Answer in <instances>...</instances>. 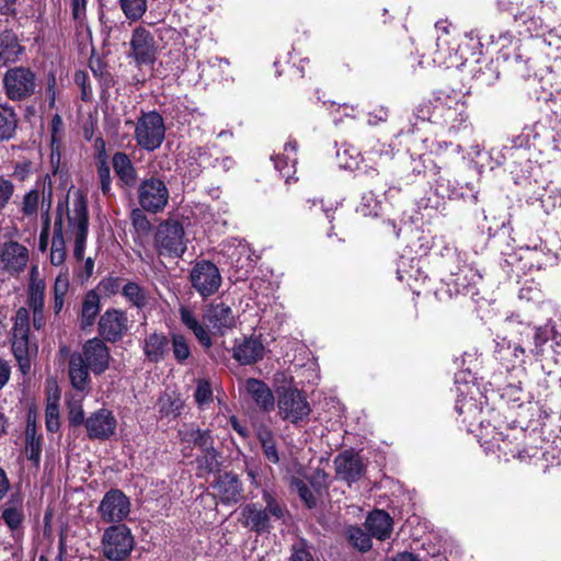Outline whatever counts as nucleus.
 I'll return each instance as SVG.
<instances>
[{
  "label": "nucleus",
  "instance_id": "obj_1",
  "mask_svg": "<svg viewBox=\"0 0 561 561\" xmlns=\"http://www.w3.org/2000/svg\"><path fill=\"white\" fill-rule=\"evenodd\" d=\"M463 373L457 374L455 377L457 399L455 402L456 412L462 416V422L467 424L468 432L474 433L481 446L486 453H495L496 450L504 456L518 457L525 459V455L516 448H512L510 434L504 435L502 431L493 426L489 421L485 423L483 417L484 410L481 402L474 397L478 393V387L470 380L461 376Z\"/></svg>",
  "mask_w": 561,
  "mask_h": 561
},
{
  "label": "nucleus",
  "instance_id": "obj_2",
  "mask_svg": "<svg viewBox=\"0 0 561 561\" xmlns=\"http://www.w3.org/2000/svg\"><path fill=\"white\" fill-rule=\"evenodd\" d=\"M179 317L182 324L194 334L205 350L213 346L211 333L225 335L237 323L234 312L225 302H213L207 306L203 314L206 324L202 323L196 312L186 305L179 307Z\"/></svg>",
  "mask_w": 561,
  "mask_h": 561
},
{
  "label": "nucleus",
  "instance_id": "obj_3",
  "mask_svg": "<svg viewBox=\"0 0 561 561\" xmlns=\"http://www.w3.org/2000/svg\"><path fill=\"white\" fill-rule=\"evenodd\" d=\"M415 115L417 118L439 125L453 134L469 126L467 102L463 96L454 91H437L432 100L416 107Z\"/></svg>",
  "mask_w": 561,
  "mask_h": 561
},
{
  "label": "nucleus",
  "instance_id": "obj_4",
  "mask_svg": "<svg viewBox=\"0 0 561 561\" xmlns=\"http://www.w3.org/2000/svg\"><path fill=\"white\" fill-rule=\"evenodd\" d=\"M449 253L447 268L449 275L444 279V288H440L437 294L443 295L446 293L449 297L457 295H476V287L481 280L482 276L479 271L471 264H467L462 254L456 249H446Z\"/></svg>",
  "mask_w": 561,
  "mask_h": 561
},
{
  "label": "nucleus",
  "instance_id": "obj_5",
  "mask_svg": "<svg viewBox=\"0 0 561 561\" xmlns=\"http://www.w3.org/2000/svg\"><path fill=\"white\" fill-rule=\"evenodd\" d=\"M262 500L265 507L259 503H248L240 512V523L243 527L256 534L270 533L271 518L282 519L286 514V507L267 489L262 492Z\"/></svg>",
  "mask_w": 561,
  "mask_h": 561
},
{
  "label": "nucleus",
  "instance_id": "obj_6",
  "mask_svg": "<svg viewBox=\"0 0 561 561\" xmlns=\"http://www.w3.org/2000/svg\"><path fill=\"white\" fill-rule=\"evenodd\" d=\"M68 234L73 241V256L81 261L84 256L89 232L88 203L81 193L73 197L71 208L67 213Z\"/></svg>",
  "mask_w": 561,
  "mask_h": 561
},
{
  "label": "nucleus",
  "instance_id": "obj_7",
  "mask_svg": "<svg viewBox=\"0 0 561 561\" xmlns=\"http://www.w3.org/2000/svg\"><path fill=\"white\" fill-rule=\"evenodd\" d=\"M135 547V538L125 524L104 529L101 538L102 554L110 561H125Z\"/></svg>",
  "mask_w": 561,
  "mask_h": 561
},
{
  "label": "nucleus",
  "instance_id": "obj_8",
  "mask_svg": "<svg viewBox=\"0 0 561 561\" xmlns=\"http://www.w3.org/2000/svg\"><path fill=\"white\" fill-rule=\"evenodd\" d=\"M12 352L19 364L21 371L26 375L31 370L30 345V312L28 309L21 307L16 310L12 328Z\"/></svg>",
  "mask_w": 561,
  "mask_h": 561
},
{
  "label": "nucleus",
  "instance_id": "obj_9",
  "mask_svg": "<svg viewBox=\"0 0 561 561\" xmlns=\"http://www.w3.org/2000/svg\"><path fill=\"white\" fill-rule=\"evenodd\" d=\"M165 137V126L162 116L150 111L142 113L135 125V140L137 145L147 151L158 149Z\"/></svg>",
  "mask_w": 561,
  "mask_h": 561
},
{
  "label": "nucleus",
  "instance_id": "obj_10",
  "mask_svg": "<svg viewBox=\"0 0 561 561\" xmlns=\"http://www.w3.org/2000/svg\"><path fill=\"white\" fill-rule=\"evenodd\" d=\"M2 83L8 99L11 101H23L35 93L37 78L31 68L16 66L7 70Z\"/></svg>",
  "mask_w": 561,
  "mask_h": 561
},
{
  "label": "nucleus",
  "instance_id": "obj_11",
  "mask_svg": "<svg viewBox=\"0 0 561 561\" xmlns=\"http://www.w3.org/2000/svg\"><path fill=\"white\" fill-rule=\"evenodd\" d=\"M277 408L280 419L295 426L307 421L311 412L307 398L296 388H283L278 392Z\"/></svg>",
  "mask_w": 561,
  "mask_h": 561
},
{
  "label": "nucleus",
  "instance_id": "obj_12",
  "mask_svg": "<svg viewBox=\"0 0 561 561\" xmlns=\"http://www.w3.org/2000/svg\"><path fill=\"white\" fill-rule=\"evenodd\" d=\"M156 248L160 255L181 257L186 251L184 229L178 220H165L157 229Z\"/></svg>",
  "mask_w": 561,
  "mask_h": 561
},
{
  "label": "nucleus",
  "instance_id": "obj_13",
  "mask_svg": "<svg viewBox=\"0 0 561 561\" xmlns=\"http://www.w3.org/2000/svg\"><path fill=\"white\" fill-rule=\"evenodd\" d=\"M169 197V190L164 181L159 178L145 179L138 186V203L148 213H161L168 205Z\"/></svg>",
  "mask_w": 561,
  "mask_h": 561
},
{
  "label": "nucleus",
  "instance_id": "obj_14",
  "mask_svg": "<svg viewBox=\"0 0 561 561\" xmlns=\"http://www.w3.org/2000/svg\"><path fill=\"white\" fill-rule=\"evenodd\" d=\"M451 24L448 21H438L435 24L437 31L436 49L433 53V64L437 66L451 67L457 61L459 43L450 31Z\"/></svg>",
  "mask_w": 561,
  "mask_h": 561
},
{
  "label": "nucleus",
  "instance_id": "obj_15",
  "mask_svg": "<svg viewBox=\"0 0 561 561\" xmlns=\"http://www.w3.org/2000/svg\"><path fill=\"white\" fill-rule=\"evenodd\" d=\"M128 330L129 319L126 311L117 308H108L100 316L98 332L100 339L104 342H119L127 334Z\"/></svg>",
  "mask_w": 561,
  "mask_h": 561
},
{
  "label": "nucleus",
  "instance_id": "obj_16",
  "mask_svg": "<svg viewBox=\"0 0 561 561\" xmlns=\"http://www.w3.org/2000/svg\"><path fill=\"white\" fill-rule=\"evenodd\" d=\"M193 288L203 297L214 295L221 285V275L218 267L210 261L197 262L190 273Z\"/></svg>",
  "mask_w": 561,
  "mask_h": 561
},
{
  "label": "nucleus",
  "instance_id": "obj_17",
  "mask_svg": "<svg viewBox=\"0 0 561 561\" xmlns=\"http://www.w3.org/2000/svg\"><path fill=\"white\" fill-rule=\"evenodd\" d=\"M98 513L107 524H122L130 513L129 499L118 489H111L101 500Z\"/></svg>",
  "mask_w": 561,
  "mask_h": 561
},
{
  "label": "nucleus",
  "instance_id": "obj_18",
  "mask_svg": "<svg viewBox=\"0 0 561 561\" xmlns=\"http://www.w3.org/2000/svg\"><path fill=\"white\" fill-rule=\"evenodd\" d=\"M129 46L128 57L134 59L137 67L154 62L157 54L154 38L145 27L138 26L133 31Z\"/></svg>",
  "mask_w": 561,
  "mask_h": 561
},
{
  "label": "nucleus",
  "instance_id": "obj_19",
  "mask_svg": "<svg viewBox=\"0 0 561 561\" xmlns=\"http://www.w3.org/2000/svg\"><path fill=\"white\" fill-rule=\"evenodd\" d=\"M82 360L94 375L103 374L110 366V348L100 337H92L84 342L79 353Z\"/></svg>",
  "mask_w": 561,
  "mask_h": 561
},
{
  "label": "nucleus",
  "instance_id": "obj_20",
  "mask_svg": "<svg viewBox=\"0 0 561 561\" xmlns=\"http://www.w3.org/2000/svg\"><path fill=\"white\" fill-rule=\"evenodd\" d=\"M84 426L91 439L105 440L115 434L117 421L112 411L100 409L85 419Z\"/></svg>",
  "mask_w": 561,
  "mask_h": 561
},
{
  "label": "nucleus",
  "instance_id": "obj_21",
  "mask_svg": "<svg viewBox=\"0 0 561 561\" xmlns=\"http://www.w3.org/2000/svg\"><path fill=\"white\" fill-rule=\"evenodd\" d=\"M28 262V250L16 241L0 245V270L9 274L22 272Z\"/></svg>",
  "mask_w": 561,
  "mask_h": 561
},
{
  "label": "nucleus",
  "instance_id": "obj_22",
  "mask_svg": "<svg viewBox=\"0 0 561 561\" xmlns=\"http://www.w3.org/2000/svg\"><path fill=\"white\" fill-rule=\"evenodd\" d=\"M518 298L520 301L534 305L537 314L542 316H557V305L547 299L538 283L534 280H526L519 289Z\"/></svg>",
  "mask_w": 561,
  "mask_h": 561
},
{
  "label": "nucleus",
  "instance_id": "obj_23",
  "mask_svg": "<svg viewBox=\"0 0 561 561\" xmlns=\"http://www.w3.org/2000/svg\"><path fill=\"white\" fill-rule=\"evenodd\" d=\"M336 478L352 484L358 481L365 472V466L360 457L345 450L334 458Z\"/></svg>",
  "mask_w": 561,
  "mask_h": 561
},
{
  "label": "nucleus",
  "instance_id": "obj_24",
  "mask_svg": "<svg viewBox=\"0 0 561 561\" xmlns=\"http://www.w3.org/2000/svg\"><path fill=\"white\" fill-rule=\"evenodd\" d=\"M264 345L259 337L249 336L236 340L232 347V357L240 365H251L261 360L264 356Z\"/></svg>",
  "mask_w": 561,
  "mask_h": 561
},
{
  "label": "nucleus",
  "instance_id": "obj_25",
  "mask_svg": "<svg viewBox=\"0 0 561 561\" xmlns=\"http://www.w3.org/2000/svg\"><path fill=\"white\" fill-rule=\"evenodd\" d=\"M505 60L516 76L524 80L538 79L543 76V69L535 70L534 58L528 55L527 47H519L512 57L506 56Z\"/></svg>",
  "mask_w": 561,
  "mask_h": 561
},
{
  "label": "nucleus",
  "instance_id": "obj_26",
  "mask_svg": "<svg viewBox=\"0 0 561 561\" xmlns=\"http://www.w3.org/2000/svg\"><path fill=\"white\" fill-rule=\"evenodd\" d=\"M214 488L224 504L237 503L243 495L242 483L238 476L232 472H225L224 474H220L217 478Z\"/></svg>",
  "mask_w": 561,
  "mask_h": 561
},
{
  "label": "nucleus",
  "instance_id": "obj_27",
  "mask_svg": "<svg viewBox=\"0 0 561 561\" xmlns=\"http://www.w3.org/2000/svg\"><path fill=\"white\" fill-rule=\"evenodd\" d=\"M495 353L497 358L505 364L507 368L522 367L526 360L525 348L505 337L496 341Z\"/></svg>",
  "mask_w": 561,
  "mask_h": 561
},
{
  "label": "nucleus",
  "instance_id": "obj_28",
  "mask_svg": "<svg viewBox=\"0 0 561 561\" xmlns=\"http://www.w3.org/2000/svg\"><path fill=\"white\" fill-rule=\"evenodd\" d=\"M90 367L79 356V352L70 355L68 375L71 386L78 391H85L90 388Z\"/></svg>",
  "mask_w": 561,
  "mask_h": 561
},
{
  "label": "nucleus",
  "instance_id": "obj_29",
  "mask_svg": "<svg viewBox=\"0 0 561 561\" xmlns=\"http://www.w3.org/2000/svg\"><path fill=\"white\" fill-rule=\"evenodd\" d=\"M365 526L371 537L386 540L392 533V518L387 512L375 510L367 516Z\"/></svg>",
  "mask_w": 561,
  "mask_h": 561
},
{
  "label": "nucleus",
  "instance_id": "obj_30",
  "mask_svg": "<svg viewBox=\"0 0 561 561\" xmlns=\"http://www.w3.org/2000/svg\"><path fill=\"white\" fill-rule=\"evenodd\" d=\"M397 277L400 282H405L412 288V283L424 282L426 274L422 271L419 259L402 255L398 262Z\"/></svg>",
  "mask_w": 561,
  "mask_h": 561
},
{
  "label": "nucleus",
  "instance_id": "obj_31",
  "mask_svg": "<svg viewBox=\"0 0 561 561\" xmlns=\"http://www.w3.org/2000/svg\"><path fill=\"white\" fill-rule=\"evenodd\" d=\"M101 310V297L95 290H89L81 305L79 314L80 328L87 330L95 323L96 317Z\"/></svg>",
  "mask_w": 561,
  "mask_h": 561
},
{
  "label": "nucleus",
  "instance_id": "obj_32",
  "mask_svg": "<svg viewBox=\"0 0 561 561\" xmlns=\"http://www.w3.org/2000/svg\"><path fill=\"white\" fill-rule=\"evenodd\" d=\"M0 518L12 531L22 526L24 520L23 499L19 494H12L4 503Z\"/></svg>",
  "mask_w": 561,
  "mask_h": 561
},
{
  "label": "nucleus",
  "instance_id": "obj_33",
  "mask_svg": "<svg viewBox=\"0 0 561 561\" xmlns=\"http://www.w3.org/2000/svg\"><path fill=\"white\" fill-rule=\"evenodd\" d=\"M297 144L296 141H288L284 146V153L273 157L275 169L289 183L293 174L296 172L295 165L297 162Z\"/></svg>",
  "mask_w": 561,
  "mask_h": 561
},
{
  "label": "nucleus",
  "instance_id": "obj_34",
  "mask_svg": "<svg viewBox=\"0 0 561 561\" xmlns=\"http://www.w3.org/2000/svg\"><path fill=\"white\" fill-rule=\"evenodd\" d=\"M46 296V283L39 276L36 265L32 266L27 285V305L30 308H44Z\"/></svg>",
  "mask_w": 561,
  "mask_h": 561
},
{
  "label": "nucleus",
  "instance_id": "obj_35",
  "mask_svg": "<svg viewBox=\"0 0 561 561\" xmlns=\"http://www.w3.org/2000/svg\"><path fill=\"white\" fill-rule=\"evenodd\" d=\"M245 390L263 410L270 411L274 408L275 399L273 392L263 381L250 378L245 382Z\"/></svg>",
  "mask_w": 561,
  "mask_h": 561
},
{
  "label": "nucleus",
  "instance_id": "obj_36",
  "mask_svg": "<svg viewBox=\"0 0 561 561\" xmlns=\"http://www.w3.org/2000/svg\"><path fill=\"white\" fill-rule=\"evenodd\" d=\"M554 316H542L541 314H534V318H546L547 319V322L545 325H539V327H536L535 328V334H534V344H535V354L536 355H541L542 352H543V346L549 342V341H556V343L558 344V339L561 340V335L558 334V332L556 331V325H554V322H553V318Z\"/></svg>",
  "mask_w": 561,
  "mask_h": 561
},
{
  "label": "nucleus",
  "instance_id": "obj_37",
  "mask_svg": "<svg viewBox=\"0 0 561 561\" xmlns=\"http://www.w3.org/2000/svg\"><path fill=\"white\" fill-rule=\"evenodd\" d=\"M112 164L117 178L125 186H135L137 172L130 158L125 152L118 151L114 153Z\"/></svg>",
  "mask_w": 561,
  "mask_h": 561
},
{
  "label": "nucleus",
  "instance_id": "obj_38",
  "mask_svg": "<svg viewBox=\"0 0 561 561\" xmlns=\"http://www.w3.org/2000/svg\"><path fill=\"white\" fill-rule=\"evenodd\" d=\"M67 257L66 240L62 229V219L59 216L54 224L49 260L51 265L60 266Z\"/></svg>",
  "mask_w": 561,
  "mask_h": 561
},
{
  "label": "nucleus",
  "instance_id": "obj_39",
  "mask_svg": "<svg viewBox=\"0 0 561 561\" xmlns=\"http://www.w3.org/2000/svg\"><path fill=\"white\" fill-rule=\"evenodd\" d=\"M169 350V340L162 333H151L144 341V353L153 363L163 359Z\"/></svg>",
  "mask_w": 561,
  "mask_h": 561
},
{
  "label": "nucleus",
  "instance_id": "obj_40",
  "mask_svg": "<svg viewBox=\"0 0 561 561\" xmlns=\"http://www.w3.org/2000/svg\"><path fill=\"white\" fill-rule=\"evenodd\" d=\"M22 51L23 47L19 44L14 33L11 31L0 33V62L2 65L15 62Z\"/></svg>",
  "mask_w": 561,
  "mask_h": 561
},
{
  "label": "nucleus",
  "instance_id": "obj_41",
  "mask_svg": "<svg viewBox=\"0 0 561 561\" xmlns=\"http://www.w3.org/2000/svg\"><path fill=\"white\" fill-rule=\"evenodd\" d=\"M39 204L44 208L45 197L44 195L41 196L37 188H32L23 195L19 204V211L23 218L35 220L38 215Z\"/></svg>",
  "mask_w": 561,
  "mask_h": 561
},
{
  "label": "nucleus",
  "instance_id": "obj_42",
  "mask_svg": "<svg viewBox=\"0 0 561 561\" xmlns=\"http://www.w3.org/2000/svg\"><path fill=\"white\" fill-rule=\"evenodd\" d=\"M446 182L447 186V194L450 199H463L471 203H476L478 201V191L476 187L470 184L466 183L465 185H459L458 183H451L449 180H445L440 178L438 180V185L440 187L444 186V183Z\"/></svg>",
  "mask_w": 561,
  "mask_h": 561
},
{
  "label": "nucleus",
  "instance_id": "obj_43",
  "mask_svg": "<svg viewBox=\"0 0 561 561\" xmlns=\"http://www.w3.org/2000/svg\"><path fill=\"white\" fill-rule=\"evenodd\" d=\"M18 127V115L8 104H0V141L11 139Z\"/></svg>",
  "mask_w": 561,
  "mask_h": 561
},
{
  "label": "nucleus",
  "instance_id": "obj_44",
  "mask_svg": "<svg viewBox=\"0 0 561 561\" xmlns=\"http://www.w3.org/2000/svg\"><path fill=\"white\" fill-rule=\"evenodd\" d=\"M124 298L137 309H144L149 304L147 290L136 282H127L122 287Z\"/></svg>",
  "mask_w": 561,
  "mask_h": 561
},
{
  "label": "nucleus",
  "instance_id": "obj_45",
  "mask_svg": "<svg viewBox=\"0 0 561 561\" xmlns=\"http://www.w3.org/2000/svg\"><path fill=\"white\" fill-rule=\"evenodd\" d=\"M257 438L265 458L274 465L278 463L279 454L272 431L267 427H260L257 431Z\"/></svg>",
  "mask_w": 561,
  "mask_h": 561
},
{
  "label": "nucleus",
  "instance_id": "obj_46",
  "mask_svg": "<svg viewBox=\"0 0 561 561\" xmlns=\"http://www.w3.org/2000/svg\"><path fill=\"white\" fill-rule=\"evenodd\" d=\"M340 165L345 170H359L362 162L360 152L352 145L344 144L336 152Z\"/></svg>",
  "mask_w": 561,
  "mask_h": 561
},
{
  "label": "nucleus",
  "instance_id": "obj_47",
  "mask_svg": "<svg viewBox=\"0 0 561 561\" xmlns=\"http://www.w3.org/2000/svg\"><path fill=\"white\" fill-rule=\"evenodd\" d=\"M148 0H118L121 10L129 22L139 21L147 11Z\"/></svg>",
  "mask_w": 561,
  "mask_h": 561
},
{
  "label": "nucleus",
  "instance_id": "obj_48",
  "mask_svg": "<svg viewBox=\"0 0 561 561\" xmlns=\"http://www.w3.org/2000/svg\"><path fill=\"white\" fill-rule=\"evenodd\" d=\"M46 428L50 433H55L59 430V394L55 393L49 396L47 399L46 410Z\"/></svg>",
  "mask_w": 561,
  "mask_h": 561
},
{
  "label": "nucleus",
  "instance_id": "obj_49",
  "mask_svg": "<svg viewBox=\"0 0 561 561\" xmlns=\"http://www.w3.org/2000/svg\"><path fill=\"white\" fill-rule=\"evenodd\" d=\"M542 126L538 123L531 125V126H526L522 134L514 137L512 139V146L511 147H504V150L506 153H511L512 149L513 148H525V147H529L533 142V140H535L538 136H539V128H541Z\"/></svg>",
  "mask_w": 561,
  "mask_h": 561
},
{
  "label": "nucleus",
  "instance_id": "obj_50",
  "mask_svg": "<svg viewBox=\"0 0 561 561\" xmlns=\"http://www.w3.org/2000/svg\"><path fill=\"white\" fill-rule=\"evenodd\" d=\"M350 543L359 551H368L371 548V536L358 526H350L346 530Z\"/></svg>",
  "mask_w": 561,
  "mask_h": 561
},
{
  "label": "nucleus",
  "instance_id": "obj_51",
  "mask_svg": "<svg viewBox=\"0 0 561 561\" xmlns=\"http://www.w3.org/2000/svg\"><path fill=\"white\" fill-rule=\"evenodd\" d=\"M26 448L31 449L30 459H38L41 453L39 437H36V423L31 413L27 415L26 423Z\"/></svg>",
  "mask_w": 561,
  "mask_h": 561
},
{
  "label": "nucleus",
  "instance_id": "obj_52",
  "mask_svg": "<svg viewBox=\"0 0 561 561\" xmlns=\"http://www.w3.org/2000/svg\"><path fill=\"white\" fill-rule=\"evenodd\" d=\"M172 352L179 363H184L191 356V347L187 339L181 333H172Z\"/></svg>",
  "mask_w": 561,
  "mask_h": 561
},
{
  "label": "nucleus",
  "instance_id": "obj_53",
  "mask_svg": "<svg viewBox=\"0 0 561 561\" xmlns=\"http://www.w3.org/2000/svg\"><path fill=\"white\" fill-rule=\"evenodd\" d=\"M161 416H176L182 408V401L169 393H163L158 400Z\"/></svg>",
  "mask_w": 561,
  "mask_h": 561
},
{
  "label": "nucleus",
  "instance_id": "obj_54",
  "mask_svg": "<svg viewBox=\"0 0 561 561\" xmlns=\"http://www.w3.org/2000/svg\"><path fill=\"white\" fill-rule=\"evenodd\" d=\"M380 210V202L373 192L365 193L356 208V211L365 217H376Z\"/></svg>",
  "mask_w": 561,
  "mask_h": 561
},
{
  "label": "nucleus",
  "instance_id": "obj_55",
  "mask_svg": "<svg viewBox=\"0 0 561 561\" xmlns=\"http://www.w3.org/2000/svg\"><path fill=\"white\" fill-rule=\"evenodd\" d=\"M290 486L294 491L297 492V494L299 495V497L306 504L307 507L312 508L316 506L317 499L313 495L311 489L304 480L299 478H293Z\"/></svg>",
  "mask_w": 561,
  "mask_h": 561
},
{
  "label": "nucleus",
  "instance_id": "obj_56",
  "mask_svg": "<svg viewBox=\"0 0 561 561\" xmlns=\"http://www.w3.org/2000/svg\"><path fill=\"white\" fill-rule=\"evenodd\" d=\"M541 89L549 91L551 96H561V75L557 76L553 71L546 70V75L539 78Z\"/></svg>",
  "mask_w": 561,
  "mask_h": 561
},
{
  "label": "nucleus",
  "instance_id": "obj_57",
  "mask_svg": "<svg viewBox=\"0 0 561 561\" xmlns=\"http://www.w3.org/2000/svg\"><path fill=\"white\" fill-rule=\"evenodd\" d=\"M14 191V183L10 179L0 175V213L10 204Z\"/></svg>",
  "mask_w": 561,
  "mask_h": 561
},
{
  "label": "nucleus",
  "instance_id": "obj_58",
  "mask_svg": "<svg viewBox=\"0 0 561 561\" xmlns=\"http://www.w3.org/2000/svg\"><path fill=\"white\" fill-rule=\"evenodd\" d=\"M98 176L101 184V191L104 195H108L111 193V169L105 159H101L98 163Z\"/></svg>",
  "mask_w": 561,
  "mask_h": 561
},
{
  "label": "nucleus",
  "instance_id": "obj_59",
  "mask_svg": "<svg viewBox=\"0 0 561 561\" xmlns=\"http://www.w3.org/2000/svg\"><path fill=\"white\" fill-rule=\"evenodd\" d=\"M49 208H50V197L48 198L47 207L43 214L44 224L39 233L38 240V250L41 252H45L48 248L49 243V230H50V220H49Z\"/></svg>",
  "mask_w": 561,
  "mask_h": 561
},
{
  "label": "nucleus",
  "instance_id": "obj_60",
  "mask_svg": "<svg viewBox=\"0 0 561 561\" xmlns=\"http://www.w3.org/2000/svg\"><path fill=\"white\" fill-rule=\"evenodd\" d=\"M534 44L536 46L546 45L552 49L559 50L561 49V34L557 30H550L541 37L535 38Z\"/></svg>",
  "mask_w": 561,
  "mask_h": 561
},
{
  "label": "nucleus",
  "instance_id": "obj_61",
  "mask_svg": "<svg viewBox=\"0 0 561 561\" xmlns=\"http://www.w3.org/2000/svg\"><path fill=\"white\" fill-rule=\"evenodd\" d=\"M69 409V422L73 426H79L84 424V411L82 408L81 400H72L68 402Z\"/></svg>",
  "mask_w": 561,
  "mask_h": 561
},
{
  "label": "nucleus",
  "instance_id": "obj_62",
  "mask_svg": "<svg viewBox=\"0 0 561 561\" xmlns=\"http://www.w3.org/2000/svg\"><path fill=\"white\" fill-rule=\"evenodd\" d=\"M195 400L198 405L208 404L213 400V390L207 380H199L195 390Z\"/></svg>",
  "mask_w": 561,
  "mask_h": 561
},
{
  "label": "nucleus",
  "instance_id": "obj_63",
  "mask_svg": "<svg viewBox=\"0 0 561 561\" xmlns=\"http://www.w3.org/2000/svg\"><path fill=\"white\" fill-rule=\"evenodd\" d=\"M293 561H312V556L307 549V543L305 540H298L293 545Z\"/></svg>",
  "mask_w": 561,
  "mask_h": 561
},
{
  "label": "nucleus",
  "instance_id": "obj_64",
  "mask_svg": "<svg viewBox=\"0 0 561 561\" xmlns=\"http://www.w3.org/2000/svg\"><path fill=\"white\" fill-rule=\"evenodd\" d=\"M69 289L68 271L60 272L54 283V296H66Z\"/></svg>",
  "mask_w": 561,
  "mask_h": 561
}]
</instances>
